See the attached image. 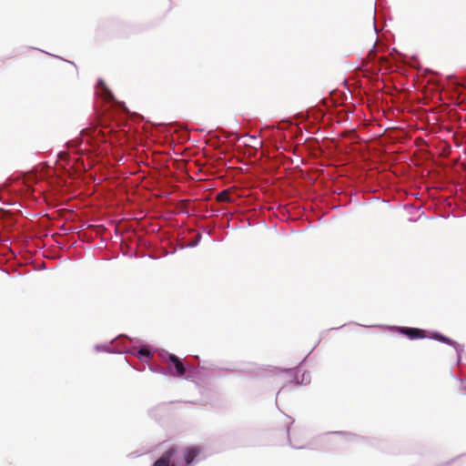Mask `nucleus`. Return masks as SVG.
<instances>
[{
    "instance_id": "obj_1",
    "label": "nucleus",
    "mask_w": 466,
    "mask_h": 466,
    "mask_svg": "<svg viewBox=\"0 0 466 466\" xmlns=\"http://www.w3.org/2000/svg\"><path fill=\"white\" fill-rule=\"evenodd\" d=\"M399 331L406 335L410 339L426 338V330L417 328L401 327L399 328Z\"/></svg>"
},
{
    "instance_id": "obj_2",
    "label": "nucleus",
    "mask_w": 466,
    "mask_h": 466,
    "mask_svg": "<svg viewBox=\"0 0 466 466\" xmlns=\"http://www.w3.org/2000/svg\"><path fill=\"white\" fill-rule=\"evenodd\" d=\"M175 453L176 450L174 448L168 449L154 462L153 466H170V461Z\"/></svg>"
},
{
    "instance_id": "obj_3",
    "label": "nucleus",
    "mask_w": 466,
    "mask_h": 466,
    "mask_svg": "<svg viewBox=\"0 0 466 466\" xmlns=\"http://www.w3.org/2000/svg\"><path fill=\"white\" fill-rule=\"evenodd\" d=\"M168 360L176 369V375L178 377L184 376L186 373V369L182 361L174 354H169Z\"/></svg>"
},
{
    "instance_id": "obj_4",
    "label": "nucleus",
    "mask_w": 466,
    "mask_h": 466,
    "mask_svg": "<svg viewBox=\"0 0 466 466\" xmlns=\"http://www.w3.org/2000/svg\"><path fill=\"white\" fill-rule=\"evenodd\" d=\"M200 449L198 447L187 448L184 451V458L187 465H189L195 458L199 454Z\"/></svg>"
},
{
    "instance_id": "obj_5",
    "label": "nucleus",
    "mask_w": 466,
    "mask_h": 466,
    "mask_svg": "<svg viewBox=\"0 0 466 466\" xmlns=\"http://www.w3.org/2000/svg\"><path fill=\"white\" fill-rule=\"evenodd\" d=\"M216 199L218 202H232L233 201L231 198L230 193L228 190H223V191L219 192L217 195Z\"/></svg>"
},
{
    "instance_id": "obj_6",
    "label": "nucleus",
    "mask_w": 466,
    "mask_h": 466,
    "mask_svg": "<svg viewBox=\"0 0 466 466\" xmlns=\"http://www.w3.org/2000/svg\"><path fill=\"white\" fill-rule=\"evenodd\" d=\"M99 86L103 88L102 96L105 99H111L113 95L111 91L105 86V83L103 81L99 82Z\"/></svg>"
},
{
    "instance_id": "obj_7",
    "label": "nucleus",
    "mask_w": 466,
    "mask_h": 466,
    "mask_svg": "<svg viewBox=\"0 0 466 466\" xmlns=\"http://www.w3.org/2000/svg\"><path fill=\"white\" fill-rule=\"evenodd\" d=\"M432 338L439 340V341H441V342H444L446 344H449V345H452L454 342L450 339L449 338L447 337H444L443 335L441 334H439V333H434L432 335Z\"/></svg>"
},
{
    "instance_id": "obj_8",
    "label": "nucleus",
    "mask_w": 466,
    "mask_h": 466,
    "mask_svg": "<svg viewBox=\"0 0 466 466\" xmlns=\"http://www.w3.org/2000/svg\"><path fill=\"white\" fill-rule=\"evenodd\" d=\"M138 355L141 357L150 358L152 353L147 349H140L138 351Z\"/></svg>"
}]
</instances>
